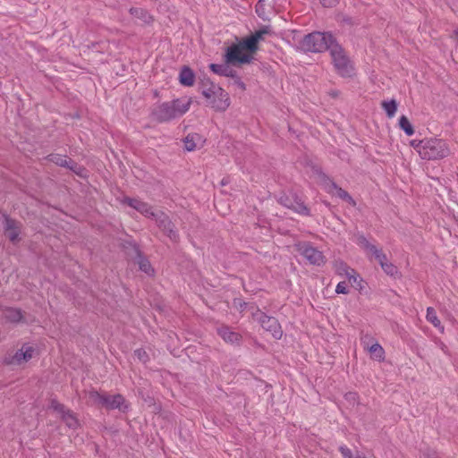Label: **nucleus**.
<instances>
[{
  "label": "nucleus",
  "instance_id": "8",
  "mask_svg": "<svg viewBox=\"0 0 458 458\" xmlns=\"http://www.w3.org/2000/svg\"><path fill=\"white\" fill-rule=\"evenodd\" d=\"M244 49L240 44H233L226 48L225 62L233 65L250 64L252 60L250 54L243 53Z\"/></svg>",
  "mask_w": 458,
  "mask_h": 458
},
{
  "label": "nucleus",
  "instance_id": "7",
  "mask_svg": "<svg viewBox=\"0 0 458 458\" xmlns=\"http://www.w3.org/2000/svg\"><path fill=\"white\" fill-rule=\"evenodd\" d=\"M35 352V349L28 344L15 352H9L4 358V363L6 365H21L28 362Z\"/></svg>",
  "mask_w": 458,
  "mask_h": 458
},
{
  "label": "nucleus",
  "instance_id": "5",
  "mask_svg": "<svg viewBox=\"0 0 458 458\" xmlns=\"http://www.w3.org/2000/svg\"><path fill=\"white\" fill-rule=\"evenodd\" d=\"M329 52L337 73L342 77H351L353 73V66L344 48L335 41Z\"/></svg>",
  "mask_w": 458,
  "mask_h": 458
},
{
  "label": "nucleus",
  "instance_id": "15",
  "mask_svg": "<svg viewBox=\"0 0 458 458\" xmlns=\"http://www.w3.org/2000/svg\"><path fill=\"white\" fill-rule=\"evenodd\" d=\"M21 233V224L9 217L4 218V233L6 237L13 243L19 241Z\"/></svg>",
  "mask_w": 458,
  "mask_h": 458
},
{
  "label": "nucleus",
  "instance_id": "35",
  "mask_svg": "<svg viewBox=\"0 0 458 458\" xmlns=\"http://www.w3.org/2000/svg\"><path fill=\"white\" fill-rule=\"evenodd\" d=\"M270 33L268 27H263L262 29L255 31L252 35L259 41L263 39L264 36Z\"/></svg>",
  "mask_w": 458,
  "mask_h": 458
},
{
  "label": "nucleus",
  "instance_id": "33",
  "mask_svg": "<svg viewBox=\"0 0 458 458\" xmlns=\"http://www.w3.org/2000/svg\"><path fill=\"white\" fill-rule=\"evenodd\" d=\"M371 254L375 257L376 260L379 263V265L382 267V264L385 262H387V258L385 253L381 250H378L376 248Z\"/></svg>",
  "mask_w": 458,
  "mask_h": 458
},
{
  "label": "nucleus",
  "instance_id": "34",
  "mask_svg": "<svg viewBox=\"0 0 458 458\" xmlns=\"http://www.w3.org/2000/svg\"><path fill=\"white\" fill-rule=\"evenodd\" d=\"M381 267L387 275L394 276L397 273V267L388 261L382 264Z\"/></svg>",
  "mask_w": 458,
  "mask_h": 458
},
{
  "label": "nucleus",
  "instance_id": "28",
  "mask_svg": "<svg viewBox=\"0 0 458 458\" xmlns=\"http://www.w3.org/2000/svg\"><path fill=\"white\" fill-rule=\"evenodd\" d=\"M381 105L389 118L394 116L397 110V103L395 100L383 101Z\"/></svg>",
  "mask_w": 458,
  "mask_h": 458
},
{
  "label": "nucleus",
  "instance_id": "16",
  "mask_svg": "<svg viewBox=\"0 0 458 458\" xmlns=\"http://www.w3.org/2000/svg\"><path fill=\"white\" fill-rule=\"evenodd\" d=\"M216 331L218 335L226 343L239 344L242 341V335L228 326L222 325L217 327Z\"/></svg>",
  "mask_w": 458,
  "mask_h": 458
},
{
  "label": "nucleus",
  "instance_id": "21",
  "mask_svg": "<svg viewBox=\"0 0 458 458\" xmlns=\"http://www.w3.org/2000/svg\"><path fill=\"white\" fill-rule=\"evenodd\" d=\"M130 13L143 24H150L153 21L152 15L145 9L132 7L130 9Z\"/></svg>",
  "mask_w": 458,
  "mask_h": 458
},
{
  "label": "nucleus",
  "instance_id": "38",
  "mask_svg": "<svg viewBox=\"0 0 458 458\" xmlns=\"http://www.w3.org/2000/svg\"><path fill=\"white\" fill-rule=\"evenodd\" d=\"M134 355L142 362H146L148 360L147 352L142 349H137L134 351Z\"/></svg>",
  "mask_w": 458,
  "mask_h": 458
},
{
  "label": "nucleus",
  "instance_id": "42",
  "mask_svg": "<svg viewBox=\"0 0 458 458\" xmlns=\"http://www.w3.org/2000/svg\"><path fill=\"white\" fill-rule=\"evenodd\" d=\"M320 2L325 7H332L338 3V0H320Z\"/></svg>",
  "mask_w": 458,
  "mask_h": 458
},
{
  "label": "nucleus",
  "instance_id": "11",
  "mask_svg": "<svg viewBox=\"0 0 458 458\" xmlns=\"http://www.w3.org/2000/svg\"><path fill=\"white\" fill-rule=\"evenodd\" d=\"M299 250L311 265L321 266L326 262L323 253L310 243L301 244Z\"/></svg>",
  "mask_w": 458,
  "mask_h": 458
},
{
  "label": "nucleus",
  "instance_id": "23",
  "mask_svg": "<svg viewBox=\"0 0 458 458\" xmlns=\"http://www.w3.org/2000/svg\"><path fill=\"white\" fill-rule=\"evenodd\" d=\"M49 160L60 166L68 167L72 170H73V165H75V163L71 158H67L66 157H63L57 154L50 155Z\"/></svg>",
  "mask_w": 458,
  "mask_h": 458
},
{
  "label": "nucleus",
  "instance_id": "36",
  "mask_svg": "<svg viewBox=\"0 0 458 458\" xmlns=\"http://www.w3.org/2000/svg\"><path fill=\"white\" fill-rule=\"evenodd\" d=\"M51 407L55 411H57L58 413L62 415H64L66 411H68L69 410H66L64 405H63L62 403H59L58 402L56 401H53L52 402V404H51Z\"/></svg>",
  "mask_w": 458,
  "mask_h": 458
},
{
  "label": "nucleus",
  "instance_id": "26",
  "mask_svg": "<svg viewBox=\"0 0 458 458\" xmlns=\"http://www.w3.org/2000/svg\"><path fill=\"white\" fill-rule=\"evenodd\" d=\"M426 318L427 320L430 322L435 327L441 329L442 332L444 331V327L441 326V322L438 319L437 312L433 308H428Z\"/></svg>",
  "mask_w": 458,
  "mask_h": 458
},
{
  "label": "nucleus",
  "instance_id": "14",
  "mask_svg": "<svg viewBox=\"0 0 458 458\" xmlns=\"http://www.w3.org/2000/svg\"><path fill=\"white\" fill-rule=\"evenodd\" d=\"M123 202L147 217H155L156 211H153L152 207L146 202L131 198H125Z\"/></svg>",
  "mask_w": 458,
  "mask_h": 458
},
{
  "label": "nucleus",
  "instance_id": "37",
  "mask_svg": "<svg viewBox=\"0 0 458 458\" xmlns=\"http://www.w3.org/2000/svg\"><path fill=\"white\" fill-rule=\"evenodd\" d=\"M247 303L241 299L233 300V306L240 311L242 312L247 308Z\"/></svg>",
  "mask_w": 458,
  "mask_h": 458
},
{
  "label": "nucleus",
  "instance_id": "13",
  "mask_svg": "<svg viewBox=\"0 0 458 458\" xmlns=\"http://www.w3.org/2000/svg\"><path fill=\"white\" fill-rule=\"evenodd\" d=\"M201 94L208 99L215 98L216 95L225 96V91L219 86L212 82L208 78H204L199 83Z\"/></svg>",
  "mask_w": 458,
  "mask_h": 458
},
{
  "label": "nucleus",
  "instance_id": "44",
  "mask_svg": "<svg viewBox=\"0 0 458 458\" xmlns=\"http://www.w3.org/2000/svg\"><path fill=\"white\" fill-rule=\"evenodd\" d=\"M235 78L236 79H235L234 82L237 84V86L239 88H241L242 89H245V84L239 78H237V77H235Z\"/></svg>",
  "mask_w": 458,
  "mask_h": 458
},
{
  "label": "nucleus",
  "instance_id": "32",
  "mask_svg": "<svg viewBox=\"0 0 458 458\" xmlns=\"http://www.w3.org/2000/svg\"><path fill=\"white\" fill-rule=\"evenodd\" d=\"M369 352L370 354L377 359V360H381L384 358V349L382 348V346L379 344H372L370 347H369Z\"/></svg>",
  "mask_w": 458,
  "mask_h": 458
},
{
  "label": "nucleus",
  "instance_id": "22",
  "mask_svg": "<svg viewBox=\"0 0 458 458\" xmlns=\"http://www.w3.org/2000/svg\"><path fill=\"white\" fill-rule=\"evenodd\" d=\"M4 318L12 323H16L21 320L22 314L21 310L14 308H7L3 310Z\"/></svg>",
  "mask_w": 458,
  "mask_h": 458
},
{
  "label": "nucleus",
  "instance_id": "40",
  "mask_svg": "<svg viewBox=\"0 0 458 458\" xmlns=\"http://www.w3.org/2000/svg\"><path fill=\"white\" fill-rule=\"evenodd\" d=\"M423 141H424V140H413L411 141V146L413 147L417 150V152L419 153L420 156V150L422 149Z\"/></svg>",
  "mask_w": 458,
  "mask_h": 458
},
{
  "label": "nucleus",
  "instance_id": "20",
  "mask_svg": "<svg viewBox=\"0 0 458 458\" xmlns=\"http://www.w3.org/2000/svg\"><path fill=\"white\" fill-rule=\"evenodd\" d=\"M210 103L212 106L218 111H225L230 106V99L228 94L225 92V96L216 95L212 98Z\"/></svg>",
  "mask_w": 458,
  "mask_h": 458
},
{
  "label": "nucleus",
  "instance_id": "12",
  "mask_svg": "<svg viewBox=\"0 0 458 458\" xmlns=\"http://www.w3.org/2000/svg\"><path fill=\"white\" fill-rule=\"evenodd\" d=\"M322 177H323V183H324L325 189L327 190V191L328 193L335 194L340 199H342L349 203L354 204L353 199L350 196V194L346 191H344L341 187H338L335 184V182L332 179L327 177L326 174H323Z\"/></svg>",
  "mask_w": 458,
  "mask_h": 458
},
{
  "label": "nucleus",
  "instance_id": "19",
  "mask_svg": "<svg viewBox=\"0 0 458 458\" xmlns=\"http://www.w3.org/2000/svg\"><path fill=\"white\" fill-rule=\"evenodd\" d=\"M195 74L188 66H183L179 74V81L182 85L191 87L194 84Z\"/></svg>",
  "mask_w": 458,
  "mask_h": 458
},
{
  "label": "nucleus",
  "instance_id": "17",
  "mask_svg": "<svg viewBox=\"0 0 458 458\" xmlns=\"http://www.w3.org/2000/svg\"><path fill=\"white\" fill-rule=\"evenodd\" d=\"M204 142L205 140L199 133H190L183 140L184 148L187 151H194L197 148H202Z\"/></svg>",
  "mask_w": 458,
  "mask_h": 458
},
{
  "label": "nucleus",
  "instance_id": "18",
  "mask_svg": "<svg viewBox=\"0 0 458 458\" xmlns=\"http://www.w3.org/2000/svg\"><path fill=\"white\" fill-rule=\"evenodd\" d=\"M229 64H227L226 62H225V64H211L209 65V68L216 74L225 76V77L234 78V77H236V72L233 71L229 66Z\"/></svg>",
  "mask_w": 458,
  "mask_h": 458
},
{
  "label": "nucleus",
  "instance_id": "1",
  "mask_svg": "<svg viewBox=\"0 0 458 458\" xmlns=\"http://www.w3.org/2000/svg\"><path fill=\"white\" fill-rule=\"evenodd\" d=\"M189 100L175 99L170 102H164L153 107L151 111L152 118L158 122H168L177 116L182 115L190 108Z\"/></svg>",
  "mask_w": 458,
  "mask_h": 458
},
{
  "label": "nucleus",
  "instance_id": "6",
  "mask_svg": "<svg viewBox=\"0 0 458 458\" xmlns=\"http://www.w3.org/2000/svg\"><path fill=\"white\" fill-rule=\"evenodd\" d=\"M251 314L252 318L259 321L263 329L269 332L275 339H281L283 330L276 318L266 315L258 308Z\"/></svg>",
  "mask_w": 458,
  "mask_h": 458
},
{
  "label": "nucleus",
  "instance_id": "46",
  "mask_svg": "<svg viewBox=\"0 0 458 458\" xmlns=\"http://www.w3.org/2000/svg\"><path fill=\"white\" fill-rule=\"evenodd\" d=\"M344 21L348 23V24H352V18H350V17L344 19Z\"/></svg>",
  "mask_w": 458,
  "mask_h": 458
},
{
  "label": "nucleus",
  "instance_id": "24",
  "mask_svg": "<svg viewBox=\"0 0 458 458\" xmlns=\"http://www.w3.org/2000/svg\"><path fill=\"white\" fill-rule=\"evenodd\" d=\"M137 252V263L139 265V267L141 271L146 273L148 276H151L154 272L149 261L144 258L139 250H136Z\"/></svg>",
  "mask_w": 458,
  "mask_h": 458
},
{
  "label": "nucleus",
  "instance_id": "45",
  "mask_svg": "<svg viewBox=\"0 0 458 458\" xmlns=\"http://www.w3.org/2000/svg\"><path fill=\"white\" fill-rule=\"evenodd\" d=\"M346 398L349 399V400H355L356 394L355 393H349V394H346Z\"/></svg>",
  "mask_w": 458,
  "mask_h": 458
},
{
  "label": "nucleus",
  "instance_id": "25",
  "mask_svg": "<svg viewBox=\"0 0 458 458\" xmlns=\"http://www.w3.org/2000/svg\"><path fill=\"white\" fill-rule=\"evenodd\" d=\"M258 43L259 40L253 35H251L250 37L244 38L239 44L244 50L254 53L258 49Z\"/></svg>",
  "mask_w": 458,
  "mask_h": 458
},
{
  "label": "nucleus",
  "instance_id": "43",
  "mask_svg": "<svg viewBox=\"0 0 458 458\" xmlns=\"http://www.w3.org/2000/svg\"><path fill=\"white\" fill-rule=\"evenodd\" d=\"M347 278L349 279V281L351 283H356L358 280V276L356 275L355 271L352 269L351 271V273L349 274V276H347Z\"/></svg>",
  "mask_w": 458,
  "mask_h": 458
},
{
  "label": "nucleus",
  "instance_id": "31",
  "mask_svg": "<svg viewBox=\"0 0 458 458\" xmlns=\"http://www.w3.org/2000/svg\"><path fill=\"white\" fill-rule=\"evenodd\" d=\"M335 272L339 276H344L346 277L349 276V274L352 270V268H351L349 266H347L344 262H336L335 265Z\"/></svg>",
  "mask_w": 458,
  "mask_h": 458
},
{
  "label": "nucleus",
  "instance_id": "29",
  "mask_svg": "<svg viewBox=\"0 0 458 458\" xmlns=\"http://www.w3.org/2000/svg\"><path fill=\"white\" fill-rule=\"evenodd\" d=\"M399 126L404 132L411 136L414 133V129L409 119L405 115H402L399 119Z\"/></svg>",
  "mask_w": 458,
  "mask_h": 458
},
{
  "label": "nucleus",
  "instance_id": "41",
  "mask_svg": "<svg viewBox=\"0 0 458 458\" xmlns=\"http://www.w3.org/2000/svg\"><path fill=\"white\" fill-rule=\"evenodd\" d=\"M335 292H336V293H343V294L348 293V290H347L345 282L338 283V284L336 285V288H335Z\"/></svg>",
  "mask_w": 458,
  "mask_h": 458
},
{
  "label": "nucleus",
  "instance_id": "10",
  "mask_svg": "<svg viewBox=\"0 0 458 458\" xmlns=\"http://www.w3.org/2000/svg\"><path fill=\"white\" fill-rule=\"evenodd\" d=\"M279 203L287 208L293 209L294 212L301 215L309 216L310 209L306 207L304 202L294 193L290 195L284 194L279 199Z\"/></svg>",
  "mask_w": 458,
  "mask_h": 458
},
{
  "label": "nucleus",
  "instance_id": "3",
  "mask_svg": "<svg viewBox=\"0 0 458 458\" xmlns=\"http://www.w3.org/2000/svg\"><path fill=\"white\" fill-rule=\"evenodd\" d=\"M335 42L334 36L328 32L315 31L306 35L300 43L305 52H323L329 50Z\"/></svg>",
  "mask_w": 458,
  "mask_h": 458
},
{
  "label": "nucleus",
  "instance_id": "39",
  "mask_svg": "<svg viewBox=\"0 0 458 458\" xmlns=\"http://www.w3.org/2000/svg\"><path fill=\"white\" fill-rule=\"evenodd\" d=\"M339 451L344 458H353L351 449H349L347 446L341 445L339 447Z\"/></svg>",
  "mask_w": 458,
  "mask_h": 458
},
{
  "label": "nucleus",
  "instance_id": "9",
  "mask_svg": "<svg viewBox=\"0 0 458 458\" xmlns=\"http://www.w3.org/2000/svg\"><path fill=\"white\" fill-rule=\"evenodd\" d=\"M153 219L156 221L158 228L164 232V233H165L172 241H177L178 233L174 229V225L165 213L160 210H157Z\"/></svg>",
  "mask_w": 458,
  "mask_h": 458
},
{
  "label": "nucleus",
  "instance_id": "47",
  "mask_svg": "<svg viewBox=\"0 0 458 458\" xmlns=\"http://www.w3.org/2000/svg\"><path fill=\"white\" fill-rule=\"evenodd\" d=\"M454 36L455 39L458 41V29L454 31Z\"/></svg>",
  "mask_w": 458,
  "mask_h": 458
},
{
  "label": "nucleus",
  "instance_id": "4",
  "mask_svg": "<svg viewBox=\"0 0 458 458\" xmlns=\"http://www.w3.org/2000/svg\"><path fill=\"white\" fill-rule=\"evenodd\" d=\"M450 154L448 144L441 139H424L420 157L426 160L442 159Z\"/></svg>",
  "mask_w": 458,
  "mask_h": 458
},
{
  "label": "nucleus",
  "instance_id": "30",
  "mask_svg": "<svg viewBox=\"0 0 458 458\" xmlns=\"http://www.w3.org/2000/svg\"><path fill=\"white\" fill-rule=\"evenodd\" d=\"M357 244L369 250L370 253L377 248L371 244L363 234L357 235Z\"/></svg>",
  "mask_w": 458,
  "mask_h": 458
},
{
  "label": "nucleus",
  "instance_id": "27",
  "mask_svg": "<svg viewBox=\"0 0 458 458\" xmlns=\"http://www.w3.org/2000/svg\"><path fill=\"white\" fill-rule=\"evenodd\" d=\"M61 418L70 428H76L79 425L77 418L70 410L62 415Z\"/></svg>",
  "mask_w": 458,
  "mask_h": 458
},
{
  "label": "nucleus",
  "instance_id": "2",
  "mask_svg": "<svg viewBox=\"0 0 458 458\" xmlns=\"http://www.w3.org/2000/svg\"><path fill=\"white\" fill-rule=\"evenodd\" d=\"M88 399L93 405L106 410L117 409L122 412H126L129 408L124 397L120 394L110 395L91 390L88 393Z\"/></svg>",
  "mask_w": 458,
  "mask_h": 458
}]
</instances>
